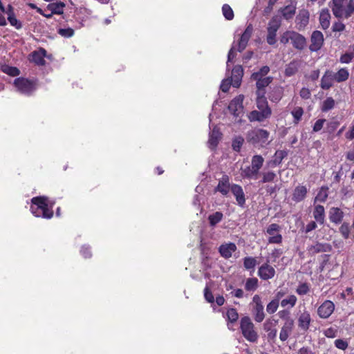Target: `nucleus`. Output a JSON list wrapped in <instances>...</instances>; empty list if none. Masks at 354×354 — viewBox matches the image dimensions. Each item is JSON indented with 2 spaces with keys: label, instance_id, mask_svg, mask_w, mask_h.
<instances>
[{
  "label": "nucleus",
  "instance_id": "obj_22",
  "mask_svg": "<svg viewBox=\"0 0 354 354\" xmlns=\"http://www.w3.org/2000/svg\"><path fill=\"white\" fill-rule=\"evenodd\" d=\"M230 189L236 198L238 205L243 207L245 203V198L242 187L237 184H232Z\"/></svg>",
  "mask_w": 354,
  "mask_h": 354
},
{
  "label": "nucleus",
  "instance_id": "obj_27",
  "mask_svg": "<svg viewBox=\"0 0 354 354\" xmlns=\"http://www.w3.org/2000/svg\"><path fill=\"white\" fill-rule=\"evenodd\" d=\"M334 81L333 71L326 70L321 79L320 86L324 90H328L333 86Z\"/></svg>",
  "mask_w": 354,
  "mask_h": 354
},
{
  "label": "nucleus",
  "instance_id": "obj_18",
  "mask_svg": "<svg viewBox=\"0 0 354 354\" xmlns=\"http://www.w3.org/2000/svg\"><path fill=\"white\" fill-rule=\"evenodd\" d=\"M312 319L309 311L304 310L298 317V327L306 332L309 329Z\"/></svg>",
  "mask_w": 354,
  "mask_h": 354
},
{
  "label": "nucleus",
  "instance_id": "obj_34",
  "mask_svg": "<svg viewBox=\"0 0 354 354\" xmlns=\"http://www.w3.org/2000/svg\"><path fill=\"white\" fill-rule=\"evenodd\" d=\"M300 62L294 59L286 66L284 75L286 77H291L295 75L299 68Z\"/></svg>",
  "mask_w": 354,
  "mask_h": 354
},
{
  "label": "nucleus",
  "instance_id": "obj_15",
  "mask_svg": "<svg viewBox=\"0 0 354 354\" xmlns=\"http://www.w3.org/2000/svg\"><path fill=\"white\" fill-rule=\"evenodd\" d=\"M310 41L311 44L309 46V49L313 52L319 50L324 44V35L322 32L319 30H315L312 33Z\"/></svg>",
  "mask_w": 354,
  "mask_h": 354
},
{
  "label": "nucleus",
  "instance_id": "obj_63",
  "mask_svg": "<svg viewBox=\"0 0 354 354\" xmlns=\"http://www.w3.org/2000/svg\"><path fill=\"white\" fill-rule=\"evenodd\" d=\"M334 344L337 348L343 351L346 350L348 346V342L342 339H335Z\"/></svg>",
  "mask_w": 354,
  "mask_h": 354
},
{
  "label": "nucleus",
  "instance_id": "obj_61",
  "mask_svg": "<svg viewBox=\"0 0 354 354\" xmlns=\"http://www.w3.org/2000/svg\"><path fill=\"white\" fill-rule=\"evenodd\" d=\"M80 253L84 259H90L92 257L91 248L88 245L82 246Z\"/></svg>",
  "mask_w": 354,
  "mask_h": 354
},
{
  "label": "nucleus",
  "instance_id": "obj_12",
  "mask_svg": "<svg viewBox=\"0 0 354 354\" xmlns=\"http://www.w3.org/2000/svg\"><path fill=\"white\" fill-rule=\"evenodd\" d=\"M276 274L274 268L269 264V261L263 263L258 269L257 274L262 280L272 279Z\"/></svg>",
  "mask_w": 354,
  "mask_h": 354
},
{
  "label": "nucleus",
  "instance_id": "obj_24",
  "mask_svg": "<svg viewBox=\"0 0 354 354\" xmlns=\"http://www.w3.org/2000/svg\"><path fill=\"white\" fill-rule=\"evenodd\" d=\"M237 248L235 243H228L222 244L218 248V252L221 256L226 259H230L232 253L236 250Z\"/></svg>",
  "mask_w": 354,
  "mask_h": 354
},
{
  "label": "nucleus",
  "instance_id": "obj_62",
  "mask_svg": "<svg viewBox=\"0 0 354 354\" xmlns=\"http://www.w3.org/2000/svg\"><path fill=\"white\" fill-rule=\"evenodd\" d=\"M204 297H205V300L208 303L212 304V303L214 302V297L212 291L207 286H206L204 289Z\"/></svg>",
  "mask_w": 354,
  "mask_h": 354
},
{
  "label": "nucleus",
  "instance_id": "obj_30",
  "mask_svg": "<svg viewBox=\"0 0 354 354\" xmlns=\"http://www.w3.org/2000/svg\"><path fill=\"white\" fill-rule=\"evenodd\" d=\"M66 7V4L62 1H57L54 3H49L46 9L50 10L53 15H64V10ZM62 18L64 19L66 18L65 15H62Z\"/></svg>",
  "mask_w": 354,
  "mask_h": 354
},
{
  "label": "nucleus",
  "instance_id": "obj_17",
  "mask_svg": "<svg viewBox=\"0 0 354 354\" xmlns=\"http://www.w3.org/2000/svg\"><path fill=\"white\" fill-rule=\"evenodd\" d=\"M332 247L329 243L317 242L315 245L308 247L307 250L311 256L320 252H330Z\"/></svg>",
  "mask_w": 354,
  "mask_h": 354
},
{
  "label": "nucleus",
  "instance_id": "obj_64",
  "mask_svg": "<svg viewBox=\"0 0 354 354\" xmlns=\"http://www.w3.org/2000/svg\"><path fill=\"white\" fill-rule=\"evenodd\" d=\"M326 121V120L325 119H318L313 127V131L314 132L319 131L323 128Z\"/></svg>",
  "mask_w": 354,
  "mask_h": 354
},
{
  "label": "nucleus",
  "instance_id": "obj_31",
  "mask_svg": "<svg viewBox=\"0 0 354 354\" xmlns=\"http://www.w3.org/2000/svg\"><path fill=\"white\" fill-rule=\"evenodd\" d=\"M294 328V321H289L288 323H284L282 326L280 333L279 339L282 342H285L288 339L290 335L291 334Z\"/></svg>",
  "mask_w": 354,
  "mask_h": 354
},
{
  "label": "nucleus",
  "instance_id": "obj_43",
  "mask_svg": "<svg viewBox=\"0 0 354 354\" xmlns=\"http://www.w3.org/2000/svg\"><path fill=\"white\" fill-rule=\"evenodd\" d=\"M335 106V101L332 97H326L322 103L321 111L326 113L333 109Z\"/></svg>",
  "mask_w": 354,
  "mask_h": 354
},
{
  "label": "nucleus",
  "instance_id": "obj_23",
  "mask_svg": "<svg viewBox=\"0 0 354 354\" xmlns=\"http://www.w3.org/2000/svg\"><path fill=\"white\" fill-rule=\"evenodd\" d=\"M243 75V68L240 65L235 66L232 71V84L235 88H239L241 85Z\"/></svg>",
  "mask_w": 354,
  "mask_h": 354
},
{
  "label": "nucleus",
  "instance_id": "obj_50",
  "mask_svg": "<svg viewBox=\"0 0 354 354\" xmlns=\"http://www.w3.org/2000/svg\"><path fill=\"white\" fill-rule=\"evenodd\" d=\"M222 12L224 17L227 20H232L234 19V15L233 10L228 4H224L222 7Z\"/></svg>",
  "mask_w": 354,
  "mask_h": 354
},
{
  "label": "nucleus",
  "instance_id": "obj_38",
  "mask_svg": "<svg viewBox=\"0 0 354 354\" xmlns=\"http://www.w3.org/2000/svg\"><path fill=\"white\" fill-rule=\"evenodd\" d=\"M297 302V297L295 295H290L281 300L280 305L282 308L291 309L295 306Z\"/></svg>",
  "mask_w": 354,
  "mask_h": 354
},
{
  "label": "nucleus",
  "instance_id": "obj_51",
  "mask_svg": "<svg viewBox=\"0 0 354 354\" xmlns=\"http://www.w3.org/2000/svg\"><path fill=\"white\" fill-rule=\"evenodd\" d=\"M291 114L294 118V123L297 124L302 118L304 109L301 106H297L291 111Z\"/></svg>",
  "mask_w": 354,
  "mask_h": 354
},
{
  "label": "nucleus",
  "instance_id": "obj_49",
  "mask_svg": "<svg viewBox=\"0 0 354 354\" xmlns=\"http://www.w3.org/2000/svg\"><path fill=\"white\" fill-rule=\"evenodd\" d=\"M310 284L306 282H304L298 285L295 292L299 295H305L310 292Z\"/></svg>",
  "mask_w": 354,
  "mask_h": 354
},
{
  "label": "nucleus",
  "instance_id": "obj_3",
  "mask_svg": "<svg viewBox=\"0 0 354 354\" xmlns=\"http://www.w3.org/2000/svg\"><path fill=\"white\" fill-rule=\"evenodd\" d=\"M270 132L261 128H254L249 131L246 134L248 142L261 147H265L270 142L269 140Z\"/></svg>",
  "mask_w": 354,
  "mask_h": 354
},
{
  "label": "nucleus",
  "instance_id": "obj_21",
  "mask_svg": "<svg viewBox=\"0 0 354 354\" xmlns=\"http://www.w3.org/2000/svg\"><path fill=\"white\" fill-rule=\"evenodd\" d=\"M344 216V212L339 207H333L328 212L330 221L335 225H339L342 222Z\"/></svg>",
  "mask_w": 354,
  "mask_h": 354
},
{
  "label": "nucleus",
  "instance_id": "obj_10",
  "mask_svg": "<svg viewBox=\"0 0 354 354\" xmlns=\"http://www.w3.org/2000/svg\"><path fill=\"white\" fill-rule=\"evenodd\" d=\"M278 324V319L270 317L263 323V330L267 333L268 340L274 341L277 337V330L276 326Z\"/></svg>",
  "mask_w": 354,
  "mask_h": 354
},
{
  "label": "nucleus",
  "instance_id": "obj_47",
  "mask_svg": "<svg viewBox=\"0 0 354 354\" xmlns=\"http://www.w3.org/2000/svg\"><path fill=\"white\" fill-rule=\"evenodd\" d=\"M328 188L326 186L322 187L315 196V201L324 203L328 198Z\"/></svg>",
  "mask_w": 354,
  "mask_h": 354
},
{
  "label": "nucleus",
  "instance_id": "obj_54",
  "mask_svg": "<svg viewBox=\"0 0 354 354\" xmlns=\"http://www.w3.org/2000/svg\"><path fill=\"white\" fill-rule=\"evenodd\" d=\"M244 142V139L241 136L236 137L233 140L232 143V147L234 151L236 152H239L241 150V148Z\"/></svg>",
  "mask_w": 354,
  "mask_h": 354
},
{
  "label": "nucleus",
  "instance_id": "obj_60",
  "mask_svg": "<svg viewBox=\"0 0 354 354\" xmlns=\"http://www.w3.org/2000/svg\"><path fill=\"white\" fill-rule=\"evenodd\" d=\"M292 34H293V31L287 30L283 33L280 38V42L283 44H287L290 41H291Z\"/></svg>",
  "mask_w": 354,
  "mask_h": 354
},
{
  "label": "nucleus",
  "instance_id": "obj_5",
  "mask_svg": "<svg viewBox=\"0 0 354 354\" xmlns=\"http://www.w3.org/2000/svg\"><path fill=\"white\" fill-rule=\"evenodd\" d=\"M14 85L19 92L29 96L37 89L38 81L37 79H28L20 77L14 80Z\"/></svg>",
  "mask_w": 354,
  "mask_h": 354
},
{
  "label": "nucleus",
  "instance_id": "obj_9",
  "mask_svg": "<svg viewBox=\"0 0 354 354\" xmlns=\"http://www.w3.org/2000/svg\"><path fill=\"white\" fill-rule=\"evenodd\" d=\"M281 229V226L277 223H272L267 227L266 233L270 235L268 238L269 243L280 244L282 243V235L279 233Z\"/></svg>",
  "mask_w": 354,
  "mask_h": 354
},
{
  "label": "nucleus",
  "instance_id": "obj_48",
  "mask_svg": "<svg viewBox=\"0 0 354 354\" xmlns=\"http://www.w3.org/2000/svg\"><path fill=\"white\" fill-rule=\"evenodd\" d=\"M277 174L272 171H266L262 173V179L260 180L261 183H271L274 180Z\"/></svg>",
  "mask_w": 354,
  "mask_h": 354
},
{
  "label": "nucleus",
  "instance_id": "obj_53",
  "mask_svg": "<svg viewBox=\"0 0 354 354\" xmlns=\"http://www.w3.org/2000/svg\"><path fill=\"white\" fill-rule=\"evenodd\" d=\"M279 306V301L273 299L266 306V311L268 314L272 315L274 313Z\"/></svg>",
  "mask_w": 354,
  "mask_h": 354
},
{
  "label": "nucleus",
  "instance_id": "obj_59",
  "mask_svg": "<svg viewBox=\"0 0 354 354\" xmlns=\"http://www.w3.org/2000/svg\"><path fill=\"white\" fill-rule=\"evenodd\" d=\"M10 24L17 30L22 28V23L18 20L15 15L8 17Z\"/></svg>",
  "mask_w": 354,
  "mask_h": 354
},
{
  "label": "nucleus",
  "instance_id": "obj_19",
  "mask_svg": "<svg viewBox=\"0 0 354 354\" xmlns=\"http://www.w3.org/2000/svg\"><path fill=\"white\" fill-rule=\"evenodd\" d=\"M30 61L35 63L37 66H44L46 60L44 57L46 56V50L40 48L39 50H34L30 54Z\"/></svg>",
  "mask_w": 354,
  "mask_h": 354
},
{
  "label": "nucleus",
  "instance_id": "obj_29",
  "mask_svg": "<svg viewBox=\"0 0 354 354\" xmlns=\"http://www.w3.org/2000/svg\"><path fill=\"white\" fill-rule=\"evenodd\" d=\"M222 138V133L217 127H214L209 133L208 143L210 147L216 148Z\"/></svg>",
  "mask_w": 354,
  "mask_h": 354
},
{
  "label": "nucleus",
  "instance_id": "obj_52",
  "mask_svg": "<svg viewBox=\"0 0 354 354\" xmlns=\"http://www.w3.org/2000/svg\"><path fill=\"white\" fill-rule=\"evenodd\" d=\"M226 315L228 322L231 323H235L239 319L238 312L236 309L234 308H231L228 309Z\"/></svg>",
  "mask_w": 354,
  "mask_h": 354
},
{
  "label": "nucleus",
  "instance_id": "obj_1",
  "mask_svg": "<svg viewBox=\"0 0 354 354\" xmlns=\"http://www.w3.org/2000/svg\"><path fill=\"white\" fill-rule=\"evenodd\" d=\"M30 212L35 216L45 219H50L53 217V207L55 202H50L48 198L45 196L33 197L31 199Z\"/></svg>",
  "mask_w": 354,
  "mask_h": 354
},
{
  "label": "nucleus",
  "instance_id": "obj_6",
  "mask_svg": "<svg viewBox=\"0 0 354 354\" xmlns=\"http://www.w3.org/2000/svg\"><path fill=\"white\" fill-rule=\"evenodd\" d=\"M240 328L243 336L250 342H256L259 335L254 330V325L251 319L245 316L241 319Z\"/></svg>",
  "mask_w": 354,
  "mask_h": 354
},
{
  "label": "nucleus",
  "instance_id": "obj_35",
  "mask_svg": "<svg viewBox=\"0 0 354 354\" xmlns=\"http://www.w3.org/2000/svg\"><path fill=\"white\" fill-rule=\"evenodd\" d=\"M330 14L328 8H323L319 14V23L324 30H326L330 26Z\"/></svg>",
  "mask_w": 354,
  "mask_h": 354
},
{
  "label": "nucleus",
  "instance_id": "obj_46",
  "mask_svg": "<svg viewBox=\"0 0 354 354\" xmlns=\"http://www.w3.org/2000/svg\"><path fill=\"white\" fill-rule=\"evenodd\" d=\"M259 281L256 277L248 278L245 283V289L247 291H254L258 288Z\"/></svg>",
  "mask_w": 354,
  "mask_h": 354
},
{
  "label": "nucleus",
  "instance_id": "obj_39",
  "mask_svg": "<svg viewBox=\"0 0 354 354\" xmlns=\"http://www.w3.org/2000/svg\"><path fill=\"white\" fill-rule=\"evenodd\" d=\"M333 77L335 81L338 83L345 82L349 77V72L346 68H342L337 72H333Z\"/></svg>",
  "mask_w": 354,
  "mask_h": 354
},
{
  "label": "nucleus",
  "instance_id": "obj_37",
  "mask_svg": "<svg viewBox=\"0 0 354 354\" xmlns=\"http://www.w3.org/2000/svg\"><path fill=\"white\" fill-rule=\"evenodd\" d=\"M283 91L282 87L274 86L268 93L269 100L274 103L279 102L283 97Z\"/></svg>",
  "mask_w": 354,
  "mask_h": 354
},
{
  "label": "nucleus",
  "instance_id": "obj_8",
  "mask_svg": "<svg viewBox=\"0 0 354 354\" xmlns=\"http://www.w3.org/2000/svg\"><path fill=\"white\" fill-rule=\"evenodd\" d=\"M281 26V20L279 16H273L269 21L267 27L266 41L270 45H274L277 42L276 37L278 30Z\"/></svg>",
  "mask_w": 354,
  "mask_h": 354
},
{
  "label": "nucleus",
  "instance_id": "obj_57",
  "mask_svg": "<svg viewBox=\"0 0 354 354\" xmlns=\"http://www.w3.org/2000/svg\"><path fill=\"white\" fill-rule=\"evenodd\" d=\"M290 309L285 308L283 310H279L278 313L279 317L282 319L284 320V323H288L290 320L294 321L292 318L290 317V312L289 310Z\"/></svg>",
  "mask_w": 354,
  "mask_h": 354
},
{
  "label": "nucleus",
  "instance_id": "obj_41",
  "mask_svg": "<svg viewBox=\"0 0 354 354\" xmlns=\"http://www.w3.org/2000/svg\"><path fill=\"white\" fill-rule=\"evenodd\" d=\"M270 69L268 66H262L258 71L254 72L251 75V79L254 81L259 80L266 77V75L269 73Z\"/></svg>",
  "mask_w": 354,
  "mask_h": 354
},
{
  "label": "nucleus",
  "instance_id": "obj_25",
  "mask_svg": "<svg viewBox=\"0 0 354 354\" xmlns=\"http://www.w3.org/2000/svg\"><path fill=\"white\" fill-rule=\"evenodd\" d=\"M308 189L305 185L297 186L292 192V200L295 203L303 201L307 195Z\"/></svg>",
  "mask_w": 354,
  "mask_h": 354
},
{
  "label": "nucleus",
  "instance_id": "obj_4",
  "mask_svg": "<svg viewBox=\"0 0 354 354\" xmlns=\"http://www.w3.org/2000/svg\"><path fill=\"white\" fill-rule=\"evenodd\" d=\"M347 0H332L331 10L337 18L348 19L354 13V0H349L346 6L344 4Z\"/></svg>",
  "mask_w": 354,
  "mask_h": 354
},
{
  "label": "nucleus",
  "instance_id": "obj_32",
  "mask_svg": "<svg viewBox=\"0 0 354 354\" xmlns=\"http://www.w3.org/2000/svg\"><path fill=\"white\" fill-rule=\"evenodd\" d=\"M230 189V178L227 175H223L219 180L216 190L219 192L223 195H227Z\"/></svg>",
  "mask_w": 354,
  "mask_h": 354
},
{
  "label": "nucleus",
  "instance_id": "obj_16",
  "mask_svg": "<svg viewBox=\"0 0 354 354\" xmlns=\"http://www.w3.org/2000/svg\"><path fill=\"white\" fill-rule=\"evenodd\" d=\"M310 13L306 9H301L296 17L295 22L298 30L304 29L309 23Z\"/></svg>",
  "mask_w": 354,
  "mask_h": 354
},
{
  "label": "nucleus",
  "instance_id": "obj_58",
  "mask_svg": "<svg viewBox=\"0 0 354 354\" xmlns=\"http://www.w3.org/2000/svg\"><path fill=\"white\" fill-rule=\"evenodd\" d=\"M3 71L12 77L18 76L20 74L19 69L15 66H7L4 68Z\"/></svg>",
  "mask_w": 354,
  "mask_h": 354
},
{
  "label": "nucleus",
  "instance_id": "obj_11",
  "mask_svg": "<svg viewBox=\"0 0 354 354\" xmlns=\"http://www.w3.org/2000/svg\"><path fill=\"white\" fill-rule=\"evenodd\" d=\"M335 304L330 300H325L317 308V315L322 319L328 318L335 310Z\"/></svg>",
  "mask_w": 354,
  "mask_h": 354
},
{
  "label": "nucleus",
  "instance_id": "obj_55",
  "mask_svg": "<svg viewBox=\"0 0 354 354\" xmlns=\"http://www.w3.org/2000/svg\"><path fill=\"white\" fill-rule=\"evenodd\" d=\"M57 33L64 38H70L74 35L75 31L71 28H59L57 30Z\"/></svg>",
  "mask_w": 354,
  "mask_h": 354
},
{
  "label": "nucleus",
  "instance_id": "obj_2",
  "mask_svg": "<svg viewBox=\"0 0 354 354\" xmlns=\"http://www.w3.org/2000/svg\"><path fill=\"white\" fill-rule=\"evenodd\" d=\"M256 105L258 110L252 111L248 114V120L250 122H262L271 117L272 109L266 96H257Z\"/></svg>",
  "mask_w": 354,
  "mask_h": 354
},
{
  "label": "nucleus",
  "instance_id": "obj_44",
  "mask_svg": "<svg viewBox=\"0 0 354 354\" xmlns=\"http://www.w3.org/2000/svg\"><path fill=\"white\" fill-rule=\"evenodd\" d=\"M243 266L247 270H254V268L257 264L255 257H246L243 259Z\"/></svg>",
  "mask_w": 354,
  "mask_h": 354
},
{
  "label": "nucleus",
  "instance_id": "obj_45",
  "mask_svg": "<svg viewBox=\"0 0 354 354\" xmlns=\"http://www.w3.org/2000/svg\"><path fill=\"white\" fill-rule=\"evenodd\" d=\"M223 218V214L221 212H216L212 214L209 215L208 221L209 225L212 227L217 225Z\"/></svg>",
  "mask_w": 354,
  "mask_h": 354
},
{
  "label": "nucleus",
  "instance_id": "obj_13",
  "mask_svg": "<svg viewBox=\"0 0 354 354\" xmlns=\"http://www.w3.org/2000/svg\"><path fill=\"white\" fill-rule=\"evenodd\" d=\"M244 96L243 95H239L234 97L229 104L228 109L230 112L236 117L240 115V114L243 112Z\"/></svg>",
  "mask_w": 354,
  "mask_h": 354
},
{
  "label": "nucleus",
  "instance_id": "obj_42",
  "mask_svg": "<svg viewBox=\"0 0 354 354\" xmlns=\"http://www.w3.org/2000/svg\"><path fill=\"white\" fill-rule=\"evenodd\" d=\"M264 158L261 155H254L252 158L251 166L258 174L263 167Z\"/></svg>",
  "mask_w": 354,
  "mask_h": 354
},
{
  "label": "nucleus",
  "instance_id": "obj_33",
  "mask_svg": "<svg viewBox=\"0 0 354 354\" xmlns=\"http://www.w3.org/2000/svg\"><path fill=\"white\" fill-rule=\"evenodd\" d=\"M315 220L319 224L323 225L325 222V209L322 205L315 206L313 212Z\"/></svg>",
  "mask_w": 354,
  "mask_h": 354
},
{
  "label": "nucleus",
  "instance_id": "obj_56",
  "mask_svg": "<svg viewBox=\"0 0 354 354\" xmlns=\"http://www.w3.org/2000/svg\"><path fill=\"white\" fill-rule=\"evenodd\" d=\"M339 232L342 234V237L345 239L349 238L350 235V225L348 223H343L339 227Z\"/></svg>",
  "mask_w": 354,
  "mask_h": 354
},
{
  "label": "nucleus",
  "instance_id": "obj_40",
  "mask_svg": "<svg viewBox=\"0 0 354 354\" xmlns=\"http://www.w3.org/2000/svg\"><path fill=\"white\" fill-rule=\"evenodd\" d=\"M241 176L243 178L247 179H257L259 174L257 171H256L254 169H252V167L247 166L244 168H241Z\"/></svg>",
  "mask_w": 354,
  "mask_h": 354
},
{
  "label": "nucleus",
  "instance_id": "obj_36",
  "mask_svg": "<svg viewBox=\"0 0 354 354\" xmlns=\"http://www.w3.org/2000/svg\"><path fill=\"white\" fill-rule=\"evenodd\" d=\"M296 6L288 5L279 10L283 19L286 20H290L293 18L296 12Z\"/></svg>",
  "mask_w": 354,
  "mask_h": 354
},
{
  "label": "nucleus",
  "instance_id": "obj_26",
  "mask_svg": "<svg viewBox=\"0 0 354 354\" xmlns=\"http://www.w3.org/2000/svg\"><path fill=\"white\" fill-rule=\"evenodd\" d=\"M288 156V151L286 150H277L272 159L268 162V166L270 167H276L279 166L282 160Z\"/></svg>",
  "mask_w": 354,
  "mask_h": 354
},
{
  "label": "nucleus",
  "instance_id": "obj_14",
  "mask_svg": "<svg viewBox=\"0 0 354 354\" xmlns=\"http://www.w3.org/2000/svg\"><path fill=\"white\" fill-rule=\"evenodd\" d=\"M253 32V26L251 24H248L244 32L241 35L238 41L237 50L240 53L243 51L248 46V41Z\"/></svg>",
  "mask_w": 354,
  "mask_h": 354
},
{
  "label": "nucleus",
  "instance_id": "obj_20",
  "mask_svg": "<svg viewBox=\"0 0 354 354\" xmlns=\"http://www.w3.org/2000/svg\"><path fill=\"white\" fill-rule=\"evenodd\" d=\"M273 77L268 76L266 78L260 79L256 81V95L257 96H266V88L272 82Z\"/></svg>",
  "mask_w": 354,
  "mask_h": 354
},
{
  "label": "nucleus",
  "instance_id": "obj_28",
  "mask_svg": "<svg viewBox=\"0 0 354 354\" xmlns=\"http://www.w3.org/2000/svg\"><path fill=\"white\" fill-rule=\"evenodd\" d=\"M292 35L291 42L293 47L297 50H303L306 46V38L302 35L295 31H293Z\"/></svg>",
  "mask_w": 354,
  "mask_h": 354
},
{
  "label": "nucleus",
  "instance_id": "obj_7",
  "mask_svg": "<svg viewBox=\"0 0 354 354\" xmlns=\"http://www.w3.org/2000/svg\"><path fill=\"white\" fill-rule=\"evenodd\" d=\"M250 306L251 313L254 321L257 323L262 322L265 319L266 314L261 298L259 295H255L253 297Z\"/></svg>",
  "mask_w": 354,
  "mask_h": 354
}]
</instances>
